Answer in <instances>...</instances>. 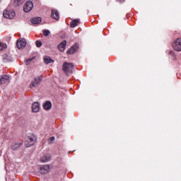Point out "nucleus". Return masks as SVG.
<instances>
[{
    "mask_svg": "<svg viewBox=\"0 0 181 181\" xmlns=\"http://www.w3.org/2000/svg\"><path fill=\"white\" fill-rule=\"evenodd\" d=\"M42 35L45 37H47L49 35H50V31L49 30H44L42 31Z\"/></svg>",
    "mask_w": 181,
    "mask_h": 181,
    "instance_id": "22",
    "label": "nucleus"
},
{
    "mask_svg": "<svg viewBox=\"0 0 181 181\" xmlns=\"http://www.w3.org/2000/svg\"><path fill=\"white\" fill-rule=\"evenodd\" d=\"M32 60H33V58L27 59V60L25 61V64H26V66H28V64H30V62H32Z\"/></svg>",
    "mask_w": 181,
    "mask_h": 181,
    "instance_id": "25",
    "label": "nucleus"
},
{
    "mask_svg": "<svg viewBox=\"0 0 181 181\" xmlns=\"http://www.w3.org/2000/svg\"><path fill=\"white\" fill-rule=\"evenodd\" d=\"M42 76H38L35 78L30 84V88H33L37 87L42 83Z\"/></svg>",
    "mask_w": 181,
    "mask_h": 181,
    "instance_id": "3",
    "label": "nucleus"
},
{
    "mask_svg": "<svg viewBox=\"0 0 181 181\" xmlns=\"http://www.w3.org/2000/svg\"><path fill=\"white\" fill-rule=\"evenodd\" d=\"M40 110V104L38 102H35L33 104L32 111L33 112H39Z\"/></svg>",
    "mask_w": 181,
    "mask_h": 181,
    "instance_id": "11",
    "label": "nucleus"
},
{
    "mask_svg": "<svg viewBox=\"0 0 181 181\" xmlns=\"http://www.w3.org/2000/svg\"><path fill=\"white\" fill-rule=\"evenodd\" d=\"M35 45L37 46V47H40V46H42V42H40V40H37L35 42Z\"/></svg>",
    "mask_w": 181,
    "mask_h": 181,
    "instance_id": "24",
    "label": "nucleus"
},
{
    "mask_svg": "<svg viewBox=\"0 0 181 181\" xmlns=\"http://www.w3.org/2000/svg\"><path fill=\"white\" fill-rule=\"evenodd\" d=\"M77 50H78V44H75L67 51V54H74Z\"/></svg>",
    "mask_w": 181,
    "mask_h": 181,
    "instance_id": "9",
    "label": "nucleus"
},
{
    "mask_svg": "<svg viewBox=\"0 0 181 181\" xmlns=\"http://www.w3.org/2000/svg\"><path fill=\"white\" fill-rule=\"evenodd\" d=\"M79 23H80V21H78V19L73 20L70 23V27L71 28H76V26H77V24Z\"/></svg>",
    "mask_w": 181,
    "mask_h": 181,
    "instance_id": "19",
    "label": "nucleus"
},
{
    "mask_svg": "<svg viewBox=\"0 0 181 181\" xmlns=\"http://www.w3.org/2000/svg\"><path fill=\"white\" fill-rule=\"evenodd\" d=\"M50 159H52V157L50 156V155H47V156H43L42 157H41L40 160L42 163H45L46 162H49V160H50Z\"/></svg>",
    "mask_w": 181,
    "mask_h": 181,
    "instance_id": "15",
    "label": "nucleus"
},
{
    "mask_svg": "<svg viewBox=\"0 0 181 181\" xmlns=\"http://www.w3.org/2000/svg\"><path fill=\"white\" fill-rule=\"evenodd\" d=\"M26 46V40L19 39L16 42V47L18 49H23Z\"/></svg>",
    "mask_w": 181,
    "mask_h": 181,
    "instance_id": "7",
    "label": "nucleus"
},
{
    "mask_svg": "<svg viewBox=\"0 0 181 181\" xmlns=\"http://www.w3.org/2000/svg\"><path fill=\"white\" fill-rule=\"evenodd\" d=\"M32 23H33V25H38V23H40V22H42V18L40 17H36L34 18L31 20Z\"/></svg>",
    "mask_w": 181,
    "mask_h": 181,
    "instance_id": "18",
    "label": "nucleus"
},
{
    "mask_svg": "<svg viewBox=\"0 0 181 181\" xmlns=\"http://www.w3.org/2000/svg\"><path fill=\"white\" fill-rule=\"evenodd\" d=\"M32 60H33V58L27 59V60L25 61V64H26V66H28V64H30V62H32Z\"/></svg>",
    "mask_w": 181,
    "mask_h": 181,
    "instance_id": "26",
    "label": "nucleus"
},
{
    "mask_svg": "<svg viewBox=\"0 0 181 181\" xmlns=\"http://www.w3.org/2000/svg\"><path fill=\"white\" fill-rule=\"evenodd\" d=\"M25 2V0H14V4L16 6L22 5Z\"/></svg>",
    "mask_w": 181,
    "mask_h": 181,
    "instance_id": "20",
    "label": "nucleus"
},
{
    "mask_svg": "<svg viewBox=\"0 0 181 181\" xmlns=\"http://www.w3.org/2000/svg\"><path fill=\"white\" fill-rule=\"evenodd\" d=\"M6 83H9V76L3 75L0 76V86L1 84H5Z\"/></svg>",
    "mask_w": 181,
    "mask_h": 181,
    "instance_id": "10",
    "label": "nucleus"
},
{
    "mask_svg": "<svg viewBox=\"0 0 181 181\" xmlns=\"http://www.w3.org/2000/svg\"><path fill=\"white\" fill-rule=\"evenodd\" d=\"M15 11L13 10H5L3 12V16L7 19H13L15 18Z\"/></svg>",
    "mask_w": 181,
    "mask_h": 181,
    "instance_id": "4",
    "label": "nucleus"
},
{
    "mask_svg": "<svg viewBox=\"0 0 181 181\" xmlns=\"http://www.w3.org/2000/svg\"><path fill=\"white\" fill-rule=\"evenodd\" d=\"M44 62L45 64H50V63H54V61L49 56L44 57Z\"/></svg>",
    "mask_w": 181,
    "mask_h": 181,
    "instance_id": "16",
    "label": "nucleus"
},
{
    "mask_svg": "<svg viewBox=\"0 0 181 181\" xmlns=\"http://www.w3.org/2000/svg\"><path fill=\"white\" fill-rule=\"evenodd\" d=\"M53 141H54V136L50 137L48 142H49V144H52L53 142Z\"/></svg>",
    "mask_w": 181,
    "mask_h": 181,
    "instance_id": "27",
    "label": "nucleus"
},
{
    "mask_svg": "<svg viewBox=\"0 0 181 181\" xmlns=\"http://www.w3.org/2000/svg\"><path fill=\"white\" fill-rule=\"evenodd\" d=\"M119 2H124L125 0H117Z\"/></svg>",
    "mask_w": 181,
    "mask_h": 181,
    "instance_id": "28",
    "label": "nucleus"
},
{
    "mask_svg": "<svg viewBox=\"0 0 181 181\" xmlns=\"http://www.w3.org/2000/svg\"><path fill=\"white\" fill-rule=\"evenodd\" d=\"M35 142H36V136L34 134H29L27 140L25 141V148H30V146L35 145Z\"/></svg>",
    "mask_w": 181,
    "mask_h": 181,
    "instance_id": "2",
    "label": "nucleus"
},
{
    "mask_svg": "<svg viewBox=\"0 0 181 181\" xmlns=\"http://www.w3.org/2000/svg\"><path fill=\"white\" fill-rule=\"evenodd\" d=\"M62 70L65 74H71L74 70V65L73 63L64 62L63 64Z\"/></svg>",
    "mask_w": 181,
    "mask_h": 181,
    "instance_id": "1",
    "label": "nucleus"
},
{
    "mask_svg": "<svg viewBox=\"0 0 181 181\" xmlns=\"http://www.w3.org/2000/svg\"><path fill=\"white\" fill-rule=\"evenodd\" d=\"M43 108L46 110V111H49L50 108H52V103L50 101H47L43 104Z\"/></svg>",
    "mask_w": 181,
    "mask_h": 181,
    "instance_id": "17",
    "label": "nucleus"
},
{
    "mask_svg": "<svg viewBox=\"0 0 181 181\" xmlns=\"http://www.w3.org/2000/svg\"><path fill=\"white\" fill-rule=\"evenodd\" d=\"M4 60H6L7 62H12V57H11L8 55H4Z\"/></svg>",
    "mask_w": 181,
    "mask_h": 181,
    "instance_id": "23",
    "label": "nucleus"
},
{
    "mask_svg": "<svg viewBox=\"0 0 181 181\" xmlns=\"http://www.w3.org/2000/svg\"><path fill=\"white\" fill-rule=\"evenodd\" d=\"M23 142H19V143H13L11 146V148L12 151H18L21 146L23 145Z\"/></svg>",
    "mask_w": 181,
    "mask_h": 181,
    "instance_id": "13",
    "label": "nucleus"
},
{
    "mask_svg": "<svg viewBox=\"0 0 181 181\" xmlns=\"http://www.w3.org/2000/svg\"><path fill=\"white\" fill-rule=\"evenodd\" d=\"M51 18L53 19H55L56 21H59V11L56 9H52V13H51Z\"/></svg>",
    "mask_w": 181,
    "mask_h": 181,
    "instance_id": "12",
    "label": "nucleus"
},
{
    "mask_svg": "<svg viewBox=\"0 0 181 181\" xmlns=\"http://www.w3.org/2000/svg\"><path fill=\"white\" fill-rule=\"evenodd\" d=\"M33 9V3L30 1H27L23 7L24 12H30Z\"/></svg>",
    "mask_w": 181,
    "mask_h": 181,
    "instance_id": "6",
    "label": "nucleus"
},
{
    "mask_svg": "<svg viewBox=\"0 0 181 181\" xmlns=\"http://www.w3.org/2000/svg\"><path fill=\"white\" fill-rule=\"evenodd\" d=\"M66 43L67 42L64 40L58 45V49L60 50V52H64Z\"/></svg>",
    "mask_w": 181,
    "mask_h": 181,
    "instance_id": "14",
    "label": "nucleus"
},
{
    "mask_svg": "<svg viewBox=\"0 0 181 181\" xmlns=\"http://www.w3.org/2000/svg\"><path fill=\"white\" fill-rule=\"evenodd\" d=\"M6 47H8V46L6 45V43L0 42V51L5 50Z\"/></svg>",
    "mask_w": 181,
    "mask_h": 181,
    "instance_id": "21",
    "label": "nucleus"
},
{
    "mask_svg": "<svg viewBox=\"0 0 181 181\" xmlns=\"http://www.w3.org/2000/svg\"><path fill=\"white\" fill-rule=\"evenodd\" d=\"M40 172L42 175H46L50 172V166L49 165H43L40 168Z\"/></svg>",
    "mask_w": 181,
    "mask_h": 181,
    "instance_id": "8",
    "label": "nucleus"
},
{
    "mask_svg": "<svg viewBox=\"0 0 181 181\" xmlns=\"http://www.w3.org/2000/svg\"><path fill=\"white\" fill-rule=\"evenodd\" d=\"M173 47L176 52H181V38H177L173 43Z\"/></svg>",
    "mask_w": 181,
    "mask_h": 181,
    "instance_id": "5",
    "label": "nucleus"
}]
</instances>
